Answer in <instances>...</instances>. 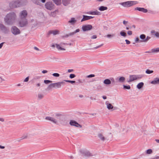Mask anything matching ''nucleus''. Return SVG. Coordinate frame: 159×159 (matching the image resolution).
<instances>
[{"mask_svg": "<svg viewBox=\"0 0 159 159\" xmlns=\"http://www.w3.org/2000/svg\"><path fill=\"white\" fill-rule=\"evenodd\" d=\"M120 34L121 36H123L124 37H125L126 35V33L123 31L121 32Z\"/></svg>", "mask_w": 159, "mask_h": 159, "instance_id": "31", "label": "nucleus"}, {"mask_svg": "<svg viewBox=\"0 0 159 159\" xmlns=\"http://www.w3.org/2000/svg\"><path fill=\"white\" fill-rule=\"evenodd\" d=\"M5 121V119L4 118L2 117H0V121L2 122H3Z\"/></svg>", "mask_w": 159, "mask_h": 159, "instance_id": "41", "label": "nucleus"}, {"mask_svg": "<svg viewBox=\"0 0 159 159\" xmlns=\"http://www.w3.org/2000/svg\"><path fill=\"white\" fill-rule=\"evenodd\" d=\"M136 1H129L120 3V4L125 7H129L137 4Z\"/></svg>", "mask_w": 159, "mask_h": 159, "instance_id": "4", "label": "nucleus"}, {"mask_svg": "<svg viewBox=\"0 0 159 159\" xmlns=\"http://www.w3.org/2000/svg\"><path fill=\"white\" fill-rule=\"evenodd\" d=\"M44 82L46 84H48L50 83H52V81L49 80H44Z\"/></svg>", "mask_w": 159, "mask_h": 159, "instance_id": "30", "label": "nucleus"}, {"mask_svg": "<svg viewBox=\"0 0 159 159\" xmlns=\"http://www.w3.org/2000/svg\"><path fill=\"white\" fill-rule=\"evenodd\" d=\"M111 80V81L112 82H115V80L113 78H111L110 79Z\"/></svg>", "mask_w": 159, "mask_h": 159, "instance_id": "48", "label": "nucleus"}, {"mask_svg": "<svg viewBox=\"0 0 159 159\" xmlns=\"http://www.w3.org/2000/svg\"><path fill=\"white\" fill-rule=\"evenodd\" d=\"M74 71V70L73 69H69L68 70V73H70Z\"/></svg>", "mask_w": 159, "mask_h": 159, "instance_id": "42", "label": "nucleus"}, {"mask_svg": "<svg viewBox=\"0 0 159 159\" xmlns=\"http://www.w3.org/2000/svg\"><path fill=\"white\" fill-rule=\"evenodd\" d=\"M152 153V151L151 149H149L147 150L146 153L148 154H151Z\"/></svg>", "mask_w": 159, "mask_h": 159, "instance_id": "32", "label": "nucleus"}, {"mask_svg": "<svg viewBox=\"0 0 159 159\" xmlns=\"http://www.w3.org/2000/svg\"><path fill=\"white\" fill-rule=\"evenodd\" d=\"M81 153L84 155L86 156H92V154L87 151H83L81 152Z\"/></svg>", "mask_w": 159, "mask_h": 159, "instance_id": "14", "label": "nucleus"}, {"mask_svg": "<svg viewBox=\"0 0 159 159\" xmlns=\"http://www.w3.org/2000/svg\"><path fill=\"white\" fill-rule=\"evenodd\" d=\"M3 43H2L0 44V48H1L2 47V45Z\"/></svg>", "mask_w": 159, "mask_h": 159, "instance_id": "54", "label": "nucleus"}, {"mask_svg": "<svg viewBox=\"0 0 159 159\" xmlns=\"http://www.w3.org/2000/svg\"><path fill=\"white\" fill-rule=\"evenodd\" d=\"M107 7H104V6H101L99 8V10L101 11H103L105 10H107Z\"/></svg>", "mask_w": 159, "mask_h": 159, "instance_id": "24", "label": "nucleus"}, {"mask_svg": "<svg viewBox=\"0 0 159 159\" xmlns=\"http://www.w3.org/2000/svg\"><path fill=\"white\" fill-rule=\"evenodd\" d=\"M140 38L141 39L144 40L145 39V35L143 34H141L140 36Z\"/></svg>", "mask_w": 159, "mask_h": 159, "instance_id": "34", "label": "nucleus"}, {"mask_svg": "<svg viewBox=\"0 0 159 159\" xmlns=\"http://www.w3.org/2000/svg\"><path fill=\"white\" fill-rule=\"evenodd\" d=\"M151 83L154 85L159 84V78L157 77L154 78V80L151 82Z\"/></svg>", "mask_w": 159, "mask_h": 159, "instance_id": "15", "label": "nucleus"}, {"mask_svg": "<svg viewBox=\"0 0 159 159\" xmlns=\"http://www.w3.org/2000/svg\"><path fill=\"white\" fill-rule=\"evenodd\" d=\"M76 76L74 74H71L70 75V78L71 79H72L75 78Z\"/></svg>", "mask_w": 159, "mask_h": 159, "instance_id": "37", "label": "nucleus"}, {"mask_svg": "<svg viewBox=\"0 0 159 159\" xmlns=\"http://www.w3.org/2000/svg\"><path fill=\"white\" fill-rule=\"evenodd\" d=\"M132 33V32L131 31H129L128 32V34L129 35H131Z\"/></svg>", "mask_w": 159, "mask_h": 159, "instance_id": "45", "label": "nucleus"}, {"mask_svg": "<svg viewBox=\"0 0 159 159\" xmlns=\"http://www.w3.org/2000/svg\"><path fill=\"white\" fill-rule=\"evenodd\" d=\"M76 20H75V18H72L71 20L69 21V22L70 23H74L75 22Z\"/></svg>", "mask_w": 159, "mask_h": 159, "instance_id": "36", "label": "nucleus"}, {"mask_svg": "<svg viewBox=\"0 0 159 159\" xmlns=\"http://www.w3.org/2000/svg\"><path fill=\"white\" fill-rule=\"evenodd\" d=\"M98 136L100 139L102 141H104L107 140V139L104 137L102 133H100L98 134Z\"/></svg>", "mask_w": 159, "mask_h": 159, "instance_id": "13", "label": "nucleus"}, {"mask_svg": "<svg viewBox=\"0 0 159 159\" xmlns=\"http://www.w3.org/2000/svg\"><path fill=\"white\" fill-rule=\"evenodd\" d=\"M143 77L142 75H131L129 76L128 82L141 79Z\"/></svg>", "mask_w": 159, "mask_h": 159, "instance_id": "6", "label": "nucleus"}, {"mask_svg": "<svg viewBox=\"0 0 159 159\" xmlns=\"http://www.w3.org/2000/svg\"><path fill=\"white\" fill-rule=\"evenodd\" d=\"M16 85L17 86H21V84H17Z\"/></svg>", "mask_w": 159, "mask_h": 159, "instance_id": "63", "label": "nucleus"}, {"mask_svg": "<svg viewBox=\"0 0 159 159\" xmlns=\"http://www.w3.org/2000/svg\"><path fill=\"white\" fill-rule=\"evenodd\" d=\"M155 35L157 37H159V33L158 32H156Z\"/></svg>", "mask_w": 159, "mask_h": 159, "instance_id": "43", "label": "nucleus"}, {"mask_svg": "<svg viewBox=\"0 0 159 159\" xmlns=\"http://www.w3.org/2000/svg\"><path fill=\"white\" fill-rule=\"evenodd\" d=\"M123 87L124 89H130V87L129 85L125 86L124 85L123 86Z\"/></svg>", "mask_w": 159, "mask_h": 159, "instance_id": "35", "label": "nucleus"}, {"mask_svg": "<svg viewBox=\"0 0 159 159\" xmlns=\"http://www.w3.org/2000/svg\"><path fill=\"white\" fill-rule=\"evenodd\" d=\"M88 13L90 14L94 15H99L100 14V12L97 11H93V12H89Z\"/></svg>", "mask_w": 159, "mask_h": 159, "instance_id": "19", "label": "nucleus"}, {"mask_svg": "<svg viewBox=\"0 0 159 159\" xmlns=\"http://www.w3.org/2000/svg\"><path fill=\"white\" fill-rule=\"evenodd\" d=\"M1 29L2 30L3 28H4V27L3 25H1Z\"/></svg>", "mask_w": 159, "mask_h": 159, "instance_id": "58", "label": "nucleus"}, {"mask_svg": "<svg viewBox=\"0 0 159 159\" xmlns=\"http://www.w3.org/2000/svg\"><path fill=\"white\" fill-rule=\"evenodd\" d=\"M156 32L154 30H152L151 31V33L153 34H155Z\"/></svg>", "mask_w": 159, "mask_h": 159, "instance_id": "51", "label": "nucleus"}, {"mask_svg": "<svg viewBox=\"0 0 159 159\" xmlns=\"http://www.w3.org/2000/svg\"><path fill=\"white\" fill-rule=\"evenodd\" d=\"M156 141L158 143H159V139H156Z\"/></svg>", "mask_w": 159, "mask_h": 159, "instance_id": "61", "label": "nucleus"}, {"mask_svg": "<svg viewBox=\"0 0 159 159\" xmlns=\"http://www.w3.org/2000/svg\"><path fill=\"white\" fill-rule=\"evenodd\" d=\"M65 0H63V3L64 5L66 6L68 4V3L66 2Z\"/></svg>", "mask_w": 159, "mask_h": 159, "instance_id": "44", "label": "nucleus"}, {"mask_svg": "<svg viewBox=\"0 0 159 159\" xmlns=\"http://www.w3.org/2000/svg\"><path fill=\"white\" fill-rule=\"evenodd\" d=\"M36 85L37 86V87H39L40 86V84L39 83H38V84H36Z\"/></svg>", "mask_w": 159, "mask_h": 159, "instance_id": "53", "label": "nucleus"}, {"mask_svg": "<svg viewBox=\"0 0 159 159\" xmlns=\"http://www.w3.org/2000/svg\"><path fill=\"white\" fill-rule=\"evenodd\" d=\"M93 18L92 16H86L84 15L83 18V19L81 20V21H83L84 20H88L89 19H90Z\"/></svg>", "mask_w": 159, "mask_h": 159, "instance_id": "17", "label": "nucleus"}, {"mask_svg": "<svg viewBox=\"0 0 159 159\" xmlns=\"http://www.w3.org/2000/svg\"><path fill=\"white\" fill-rule=\"evenodd\" d=\"M125 41L126 42V43L128 44H129L130 43V41L128 40H126Z\"/></svg>", "mask_w": 159, "mask_h": 159, "instance_id": "46", "label": "nucleus"}, {"mask_svg": "<svg viewBox=\"0 0 159 159\" xmlns=\"http://www.w3.org/2000/svg\"><path fill=\"white\" fill-rule=\"evenodd\" d=\"M5 81V79L3 78L1 75L0 74V84Z\"/></svg>", "mask_w": 159, "mask_h": 159, "instance_id": "26", "label": "nucleus"}, {"mask_svg": "<svg viewBox=\"0 0 159 159\" xmlns=\"http://www.w3.org/2000/svg\"><path fill=\"white\" fill-rule=\"evenodd\" d=\"M103 83L105 84L108 85L111 84V81L110 80L107 79L104 80Z\"/></svg>", "mask_w": 159, "mask_h": 159, "instance_id": "18", "label": "nucleus"}, {"mask_svg": "<svg viewBox=\"0 0 159 159\" xmlns=\"http://www.w3.org/2000/svg\"><path fill=\"white\" fill-rule=\"evenodd\" d=\"M111 36V35H109H109H107V36H108V37H110V36Z\"/></svg>", "mask_w": 159, "mask_h": 159, "instance_id": "64", "label": "nucleus"}, {"mask_svg": "<svg viewBox=\"0 0 159 159\" xmlns=\"http://www.w3.org/2000/svg\"><path fill=\"white\" fill-rule=\"evenodd\" d=\"M95 75L94 74H91L90 75H89L87 76V78H92L95 77Z\"/></svg>", "mask_w": 159, "mask_h": 159, "instance_id": "39", "label": "nucleus"}, {"mask_svg": "<svg viewBox=\"0 0 159 159\" xmlns=\"http://www.w3.org/2000/svg\"><path fill=\"white\" fill-rule=\"evenodd\" d=\"M79 96L80 98H83V95H80Z\"/></svg>", "mask_w": 159, "mask_h": 159, "instance_id": "60", "label": "nucleus"}, {"mask_svg": "<svg viewBox=\"0 0 159 159\" xmlns=\"http://www.w3.org/2000/svg\"><path fill=\"white\" fill-rule=\"evenodd\" d=\"M69 124L71 125L77 127H82V126L80 125L74 120H71Z\"/></svg>", "mask_w": 159, "mask_h": 159, "instance_id": "7", "label": "nucleus"}, {"mask_svg": "<svg viewBox=\"0 0 159 159\" xmlns=\"http://www.w3.org/2000/svg\"><path fill=\"white\" fill-rule=\"evenodd\" d=\"M80 31V30L79 29H77L74 32V33H76V32H78Z\"/></svg>", "mask_w": 159, "mask_h": 159, "instance_id": "55", "label": "nucleus"}, {"mask_svg": "<svg viewBox=\"0 0 159 159\" xmlns=\"http://www.w3.org/2000/svg\"><path fill=\"white\" fill-rule=\"evenodd\" d=\"M57 5H59L61 3V0H52Z\"/></svg>", "mask_w": 159, "mask_h": 159, "instance_id": "25", "label": "nucleus"}, {"mask_svg": "<svg viewBox=\"0 0 159 159\" xmlns=\"http://www.w3.org/2000/svg\"><path fill=\"white\" fill-rule=\"evenodd\" d=\"M53 5L51 2H47L45 4V7L48 9L51 10L53 7Z\"/></svg>", "mask_w": 159, "mask_h": 159, "instance_id": "10", "label": "nucleus"}, {"mask_svg": "<svg viewBox=\"0 0 159 159\" xmlns=\"http://www.w3.org/2000/svg\"><path fill=\"white\" fill-rule=\"evenodd\" d=\"M44 97V95L41 93H39L38 95V98L39 99H41Z\"/></svg>", "mask_w": 159, "mask_h": 159, "instance_id": "21", "label": "nucleus"}, {"mask_svg": "<svg viewBox=\"0 0 159 159\" xmlns=\"http://www.w3.org/2000/svg\"><path fill=\"white\" fill-rule=\"evenodd\" d=\"M64 81L59 82L56 83H52L50 84L48 86V88L51 89L52 88H61V84H65Z\"/></svg>", "mask_w": 159, "mask_h": 159, "instance_id": "3", "label": "nucleus"}, {"mask_svg": "<svg viewBox=\"0 0 159 159\" xmlns=\"http://www.w3.org/2000/svg\"><path fill=\"white\" fill-rule=\"evenodd\" d=\"M12 33L15 34H19L20 33L19 30L16 27H13L11 29Z\"/></svg>", "mask_w": 159, "mask_h": 159, "instance_id": "9", "label": "nucleus"}, {"mask_svg": "<svg viewBox=\"0 0 159 159\" xmlns=\"http://www.w3.org/2000/svg\"><path fill=\"white\" fill-rule=\"evenodd\" d=\"M56 46L57 47V48L59 50H64L63 49H62L61 47L59 45L57 44L56 45H52V47H55Z\"/></svg>", "mask_w": 159, "mask_h": 159, "instance_id": "23", "label": "nucleus"}, {"mask_svg": "<svg viewBox=\"0 0 159 159\" xmlns=\"http://www.w3.org/2000/svg\"><path fill=\"white\" fill-rule=\"evenodd\" d=\"M29 80V77H26L24 80V82H27Z\"/></svg>", "mask_w": 159, "mask_h": 159, "instance_id": "40", "label": "nucleus"}, {"mask_svg": "<svg viewBox=\"0 0 159 159\" xmlns=\"http://www.w3.org/2000/svg\"><path fill=\"white\" fill-rule=\"evenodd\" d=\"M135 41L136 42H138L139 41V39L138 38H137L136 39Z\"/></svg>", "mask_w": 159, "mask_h": 159, "instance_id": "49", "label": "nucleus"}, {"mask_svg": "<svg viewBox=\"0 0 159 159\" xmlns=\"http://www.w3.org/2000/svg\"><path fill=\"white\" fill-rule=\"evenodd\" d=\"M61 115L60 113H55L53 116V117L46 116L45 117V119L50 121L55 124H57L58 121L56 118H58Z\"/></svg>", "mask_w": 159, "mask_h": 159, "instance_id": "1", "label": "nucleus"}, {"mask_svg": "<svg viewBox=\"0 0 159 159\" xmlns=\"http://www.w3.org/2000/svg\"><path fill=\"white\" fill-rule=\"evenodd\" d=\"M127 22L125 21V20H124V21H123V24H125V25L126 24H127Z\"/></svg>", "mask_w": 159, "mask_h": 159, "instance_id": "57", "label": "nucleus"}, {"mask_svg": "<svg viewBox=\"0 0 159 159\" xmlns=\"http://www.w3.org/2000/svg\"><path fill=\"white\" fill-rule=\"evenodd\" d=\"M153 72V71L152 70H150L149 69H147L146 71V73L147 74H150Z\"/></svg>", "mask_w": 159, "mask_h": 159, "instance_id": "27", "label": "nucleus"}, {"mask_svg": "<svg viewBox=\"0 0 159 159\" xmlns=\"http://www.w3.org/2000/svg\"><path fill=\"white\" fill-rule=\"evenodd\" d=\"M97 38V36L96 35H94L92 36V39H94Z\"/></svg>", "mask_w": 159, "mask_h": 159, "instance_id": "50", "label": "nucleus"}, {"mask_svg": "<svg viewBox=\"0 0 159 159\" xmlns=\"http://www.w3.org/2000/svg\"><path fill=\"white\" fill-rule=\"evenodd\" d=\"M42 72L43 74H45L47 73L48 71L46 70H43L42 71Z\"/></svg>", "mask_w": 159, "mask_h": 159, "instance_id": "47", "label": "nucleus"}, {"mask_svg": "<svg viewBox=\"0 0 159 159\" xmlns=\"http://www.w3.org/2000/svg\"><path fill=\"white\" fill-rule=\"evenodd\" d=\"M143 82H141L138 84L137 85V87L139 89H141L143 85Z\"/></svg>", "mask_w": 159, "mask_h": 159, "instance_id": "22", "label": "nucleus"}, {"mask_svg": "<svg viewBox=\"0 0 159 159\" xmlns=\"http://www.w3.org/2000/svg\"><path fill=\"white\" fill-rule=\"evenodd\" d=\"M64 81L66 82H69V83H70L72 84L75 83V81H71V80H64Z\"/></svg>", "mask_w": 159, "mask_h": 159, "instance_id": "28", "label": "nucleus"}, {"mask_svg": "<svg viewBox=\"0 0 159 159\" xmlns=\"http://www.w3.org/2000/svg\"><path fill=\"white\" fill-rule=\"evenodd\" d=\"M16 17L14 14H8L5 18L6 22L8 24H10V22L14 20Z\"/></svg>", "mask_w": 159, "mask_h": 159, "instance_id": "5", "label": "nucleus"}, {"mask_svg": "<svg viewBox=\"0 0 159 159\" xmlns=\"http://www.w3.org/2000/svg\"><path fill=\"white\" fill-rule=\"evenodd\" d=\"M52 75L56 77H59L60 76V75L58 73H54L52 74Z\"/></svg>", "mask_w": 159, "mask_h": 159, "instance_id": "33", "label": "nucleus"}, {"mask_svg": "<svg viewBox=\"0 0 159 159\" xmlns=\"http://www.w3.org/2000/svg\"><path fill=\"white\" fill-rule=\"evenodd\" d=\"M105 104L108 110H112L113 109V106L108 101H106L105 102Z\"/></svg>", "mask_w": 159, "mask_h": 159, "instance_id": "11", "label": "nucleus"}, {"mask_svg": "<svg viewBox=\"0 0 159 159\" xmlns=\"http://www.w3.org/2000/svg\"><path fill=\"white\" fill-rule=\"evenodd\" d=\"M92 28V26L90 25H87L83 26L82 28L83 31H86L91 30Z\"/></svg>", "mask_w": 159, "mask_h": 159, "instance_id": "8", "label": "nucleus"}, {"mask_svg": "<svg viewBox=\"0 0 159 159\" xmlns=\"http://www.w3.org/2000/svg\"><path fill=\"white\" fill-rule=\"evenodd\" d=\"M135 10H137L139 11H141L144 13L147 12L148 11V10L147 9L140 7H137L135 9Z\"/></svg>", "mask_w": 159, "mask_h": 159, "instance_id": "16", "label": "nucleus"}, {"mask_svg": "<svg viewBox=\"0 0 159 159\" xmlns=\"http://www.w3.org/2000/svg\"><path fill=\"white\" fill-rule=\"evenodd\" d=\"M150 39V37L148 36H147V38H145V39L143 40V42H147Z\"/></svg>", "mask_w": 159, "mask_h": 159, "instance_id": "29", "label": "nucleus"}, {"mask_svg": "<svg viewBox=\"0 0 159 159\" xmlns=\"http://www.w3.org/2000/svg\"><path fill=\"white\" fill-rule=\"evenodd\" d=\"M59 30H52L51 31L49 32V33L53 34L54 35H56V34H58L59 33Z\"/></svg>", "mask_w": 159, "mask_h": 159, "instance_id": "20", "label": "nucleus"}, {"mask_svg": "<svg viewBox=\"0 0 159 159\" xmlns=\"http://www.w3.org/2000/svg\"><path fill=\"white\" fill-rule=\"evenodd\" d=\"M102 98L103 99H105L107 98V97L106 96H102Z\"/></svg>", "mask_w": 159, "mask_h": 159, "instance_id": "56", "label": "nucleus"}, {"mask_svg": "<svg viewBox=\"0 0 159 159\" xmlns=\"http://www.w3.org/2000/svg\"><path fill=\"white\" fill-rule=\"evenodd\" d=\"M42 2H45V0H41Z\"/></svg>", "mask_w": 159, "mask_h": 159, "instance_id": "62", "label": "nucleus"}, {"mask_svg": "<svg viewBox=\"0 0 159 159\" xmlns=\"http://www.w3.org/2000/svg\"><path fill=\"white\" fill-rule=\"evenodd\" d=\"M155 159H159V156H157L155 157Z\"/></svg>", "mask_w": 159, "mask_h": 159, "instance_id": "59", "label": "nucleus"}, {"mask_svg": "<svg viewBox=\"0 0 159 159\" xmlns=\"http://www.w3.org/2000/svg\"><path fill=\"white\" fill-rule=\"evenodd\" d=\"M0 148L1 149H4L5 148V147L0 145Z\"/></svg>", "mask_w": 159, "mask_h": 159, "instance_id": "52", "label": "nucleus"}, {"mask_svg": "<svg viewBox=\"0 0 159 159\" xmlns=\"http://www.w3.org/2000/svg\"><path fill=\"white\" fill-rule=\"evenodd\" d=\"M27 12L25 11H22L20 15V18H21L22 20L19 22L20 26L23 27L25 26L27 24V22L25 19H23L25 18L27 15Z\"/></svg>", "mask_w": 159, "mask_h": 159, "instance_id": "2", "label": "nucleus"}, {"mask_svg": "<svg viewBox=\"0 0 159 159\" xmlns=\"http://www.w3.org/2000/svg\"><path fill=\"white\" fill-rule=\"evenodd\" d=\"M158 51H159V50H151L150 51L147 52H148V53H152V52H157Z\"/></svg>", "mask_w": 159, "mask_h": 159, "instance_id": "38", "label": "nucleus"}, {"mask_svg": "<svg viewBox=\"0 0 159 159\" xmlns=\"http://www.w3.org/2000/svg\"><path fill=\"white\" fill-rule=\"evenodd\" d=\"M116 80L119 82L123 83L125 81V78L123 76L119 77L116 79Z\"/></svg>", "mask_w": 159, "mask_h": 159, "instance_id": "12", "label": "nucleus"}]
</instances>
